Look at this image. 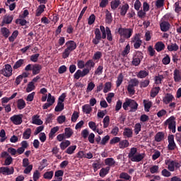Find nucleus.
I'll use <instances>...</instances> for the list:
<instances>
[{
	"label": "nucleus",
	"mask_w": 181,
	"mask_h": 181,
	"mask_svg": "<svg viewBox=\"0 0 181 181\" xmlns=\"http://www.w3.org/2000/svg\"><path fill=\"white\" fill-rule=\"evenodd\" d=\"M86 67L83 69L82 71L78 69L76 71V72L74 75V78L76 80H78L81 77H86L88 74H90V71L91 69H94L95 66V63L93 59H89L88 62H86L85 64Z\"/></svg>",
	"instance_id": "nucleus-1"
},
{
	"label": "nucleus",
	"mask_w": 181,
	"mask_h": 181,
	"mask_svg": "<svg viewBox=\"0 0 181 181\" xmlns=\"http://www.w3.org/2000/svg\"><path fill=\"white\" fill-rule=\"evenodd\" d=\"M107 37V28L103 25L100 26L99 28L95 29V37L92 40L93 45H98L101 39H106Z\"/></svg>",
	"instance_id": "nucleus-2"
},
{
	"label": "nucleus",
	"mask_w": 181,
	"mask_h": 181,
	"mask_svg": "<svg viewBox=\"0 0 181 181\" xmlns=\"http://www.w3.org/2000/svg\"><path fill=\"white\" fill-rule=\"evenodd\" d=\"M165 165L167 166V169L170 172H175L177 169H180L181 165L176 160H172L170 158H168L165 160Z\"/></svg>",
	"instance_id": "nucleus-3"
},
{
	"label": "nucleus",
	"mask_w": 181,
	"mask_h": 181,
	"mask_svg": "<svg viewBox=\"0 0 181 181\" xmlns=\"http://www.w3.org/2000/svg\"><path fill=\"white\" fill-rule=\"evenodd\" d=\"M128 107H130L131 112H135L138 110V103L132 99L127 98L123 103V108L127 110H128Z\"/></svg>",
	"instance_id": "nucleus-4"
},
{
	"label": "nucleus",
	"mask_w": 181,
	"mask_h": 181,
	"mask_svg": "<svg viewBox=\"0 0 181 181\" xmlns=\"http://www.w3.org/2000/svg\"><path fill=\"white\" fill-rule=\"evenodd\" d=\"M138 86H139V80L137 78H132L129 81V84L127 86V91L129 94L134 95V94H135V87H138Z\"/></svg>",
	"instance_id": "nucleus-5"
},
{
	"label": "nucleus",
	"mask_w": 181,
	"mask_h": 181,
	"mask_svg": "<svg viewBox=\"0 0 181 181\" xmlns=\"http://www.w3.org/2000/svg\"><path fill=\"white\" fill-rule=\"evenodd\" d=\"M165 125H168L169 129H170V131L175 134V132H176V117H175V116L170 117L165 122Z\"/></svg>",
	"instance_id": "nucleus-6"
},
{
	"label": "nucleus",
	"mask_w": 181,
	"mask_h": 181,
	"mask_svg": "<svg viewBox=\"0 0 181 181\" xmlns=\"http://www.w3.org/2000/svg\"><path fill=\"white\" fill-rule=\"evenodd\" d=\"M118 33L120 36L125 37V39H129L132 36V33H134V30L132 28H119L118 29Z\"/></svg>",
	"instance_id": "nucleus-7"
},
{
	"label": "nucleus",
	"mask_w": 181,
	"mask_h": 181,
	"mask_svg": "<svg viewBox=\"0 0 181 181\" xmlns=\"http://www.w3.org/2000/svg\"><path fill=\"white\" fill-rule=\"evenodd\" d=\"M23 115H14L13 116L10 117V120L11 122L14 124V125H21L22 122H23Z\"/></svg>",
	"instance_id": "nucleus-8"
},
{
	"label": "nucleus",
	"mask_w": 181,
	"mask_h": 181,
	"mask_svg": "<svg viewBox=\"0 0 181 181\" xmlns=\"http://www.w3.org/2000/svg\"><path fill=\"white\" fill-rule=\"evenodd\" d=\"M132 43H134V49H139L142 45L141 35H139V34H135V35L132 38Z\"/></svg>",
	"instance_id": "nucleus-9"
},
{
	"label": "nucleus",
	"mask_w": 181,
	"mask_h": 181,
	"mask_svg": "<svg viewBox=\"0 0 181 181\" xmlns=\"http://www.w3.org/2000/svg\"><path fill=\"white\" fill-rule=\"evenodd\" d=\"M168 151H175L176 146V143L175 142V136L173 134H170L168 136Z\"/></svg>",
	"instance_id": "nucleus-10"
},
{
	"label": "nucleus",
	"mask_w": 181,
	"mask_h": 181,
	"mask_svg": "<svg viewBox=\"0 0 181 181\" xmlns=\"http://www.w3.org/2000/svg\"><path fill=\"white\" fill-rule=\"evenodd\" d=\"M23 167L25 168L24 170L25 175H29V173L32 172V169H33V165L29 164V158L23 159Z\"/></svg>",
	"instance_id": "nucleus-11"
},
{
	"label": "nucleus",
	"mask_w": 181,
	"mask_h": 181,
	"mask_svg": "<svg viewBox=\"0 0 181 181\" xmlns=\"http://www.w3.org/2000/svg\"><path fill=\"white\" fill-rule=\"evenodd\" d=\"M12 66L10 64H6L4 68L1 71V73L5 77H11L12 76Z\"/></svg>",
	"instance_id": "nucleus-12"
},
{
	"label": "nucleus",
	"mask_w": 181,
	"mask_h": 181,
	"mask_svg": "<svg viewBox=\"0 0 181 181\" xmlns=\"http://www.w3.org/2000/svg\"><path fill=\"white\" fill-rule=\"evenodd\" d=\"M13 172H15V170L13 169V167H1L0 168V173L1 175H4L6 176H9V175H13Z\"/></svg>",
	"instance_id": "nucleus-13"
},
{
	"label": "nucleus",
	"mask_w": 181,
	"mask_h": 181,
	"mask_svg": "<svg viewBox=\"0 0 181 181\" xmlns=\"http://www.w3.org/2000/svg\"><path fill=\"white\" fill-rule=\"evenodd\" d=\"M141 59H142V52L137 51L136 52V56L133 57V66H139V64H141Z\"/></svg>",
	"instance_id": "nucleus-14"
},
{
	"label": "nucleus",
	"mask_w": 181,
	"mask_h": 181,
	"mask_svg": "<svg viewBox=\"0 0 181 181\" xmlns=\"http://www.w3.org/2000/svg\"><path fill=\"white\" fill-rule=\"evenodd\" d=\"M65 46L66 47V49L71 50V52L77 49V43L73 40L67 41L65 44Z\"/></svg>",
	"instance_id": "nucleus-15"
},
{
	"label": "nucleus",
	"mask_w": 181,
	"mask_h": 181,
	"mask_svg": "<svg viewBox=\"0 0 181 181\" xmlns=\"http://www.w3.org/2000/svg\"><path fill=\"white\" fill-rule=\"evenodd\" d=\"M175 100L173 95L170 93H167L163 98V102L164 104H170Z\"/></svg>",
	"instance_id": "nucleus-16"
},
{
	"label": "nucleus",
	"mask_w": 181,
	"mask_h": 181,
	"mask_svg": "<svg viewBox=\"0 0 181 181\" xmlns=\"http://www.w3.org/2000/svg\"><path fill=\"white\" fill-rule=\"evenodd\" d=\"M32 124H34V125H43V121L40 119L39 115H35L32 117Z\"/></svg>",
	"instance_id": "nucleus-17"
},
{
	"label": "nucleus",
	"mask_w": 181,
	"mask_h": 181,
	"mask_svg": "<svg viewBox=\"0 0 181 181\" xmlns=\"http://www.w3.org/2000/svg\"><path fill=\"white\" fill-rule=\"evenodd\" d=\"M42 70V65L39 64H33V76H36V74H39Z\"/></svg>",
	"instance_id": "nucleus-18"
},
{
	"label": "nucleus",
	"mask_w": 181,
	"mask_h": 181,
	"mask_svg": "<svg viewBox=\"0 0 181 181\" xmlns=\"http://www.w3.org/2000/svg\"><path fill=\"white\" fill-rule=\"evenodd\" d=\"M144 158H145V154L139 153L132 157L130 160H132V162H141Z\"/></svg>",
	"instance_id": "nucleus-19"
},
{
	"label": "nucleus",
	"mask_w": 181,
	"mask_h": 181,
	"mask_svg": "<svg viewBox=\"0 0 181 181\" xmlns=\"http://www.w3.org/2000/svg\"><path fill=\"white\" fill-rule=\"evenodd\" d=\"M173 78L175 83H180L181 81V74L179 69H175L173 73Z\"/></svg>",
	"instance_id": "nucleus-20"
},
{
	"label": "nucleus",
	"mask_w": 181,
	"mask_h": 181,
	"mask_svg": "<svg viewBox=\"0 0 181 181\" xmlns=\"http://www.w3.org/2000/svg\"><path fill=\"white\" fill-rule=\"evenodd\" d=\"M82 111L83 114H91L93 112V107H91V105L90 104H86L82 106Z\"/></svg>",
	"instance_id": "nucleus-21"
},
{
	"label": "nucleus",
	"mask_w": 181,
	"mask_h": 181,
	"mask_svg": "<svg viewBox=\"0 0 181 181\" xmlns=\"http://www.w3.org/2000/svg\"><path fill=\"white\" fill-rule=\"evenodd\" d=\"M160 28L162 32H168L170 29V24L168 22L164 21L160 24Z\"/></svg>",
	"instance_id": "nucleus-22"
},
{
	"label": "nucleus",
	"mask_w": 181,
	"mask_h": 181,
	"mask_svg": "<svg viewBox=\"0 0 181 181\" xmlns=\"http://www.w3.org/2000/svg\"><path fill=\"white\" fill-rule=\"evenodd\" d=\"M156 52H162V50H165V44L160 41L156 43L154 46Z\"/></svg>",
	"instance_id": "nucleus-23"
},
{
	"label": "nucleus",
	"mask_w": 181,
	"mask_h": 181,
	"mask_svg": "<svg viewBox=\"0 0 181 181\" xmlns=\"http://www.w3.org/2000/svg\"><path fill=\"white\" fill-rule=\"evenodd\" d=\"M167 49L169 52H177L179 50V45L176 43H171L168 45Z\"/></svg>",
	"instance_id": "nucleus-24"
},
{
	"label": "nucleus",
	"mask_w": 181,
	"mask_h": 181,
	"mask_svg": "<svg viewBox=\"0 0 181 181\" xmlns=\"http://www.w3.org/2000/svg\"><path fill=\"white\" fill-rule=\"evenodd\" d=\"M45 8L46 6L45 4L40 5L36 10L35 16H40L45 12Z\"/></svg>",
	"instance_id": "nucleus-25"
},
{
	"label": "nucleus",
	"mask_w": 181,
	"mask_h": 181,
	"mask_svg": "<svg viewBox=\"0 0 181 181\" xmlns=\"http://www.w3.org/2000/svg\"><path fill=\"white\" fill-rule=\"evenodd\" d=\"M121 5V1L119 0H113L110 2V8L113 11H115Z\"/></svg>",
	"instance_id": "nucleus-26"
},
{
	"label": "nucleus",
	"mask_w": 181,
	"mask_h": 181,
	"mask_svg": "<svg viewBox=\"0 0 181 181\" xmlns=\"http://www.w3.org/2000/svg\"><path fill=\"white\" fill-rule=\"evenodd\" d=\"M132 129L129 128H125L123 132V135L126 138H132Z\"/></svg>",
	"instance_id": "nucleus-27"
},
{
	"label": "nucleus",
	"mask_w": 181,
	"mask_h": 181,
	"mask_svg": "<svg viewBox=\"0 0 181 181\" xmlns=\"http://www.w3.org/2000/svg\"><path fill=\"white\" fill-rule=\"evenodd\" d=\"M129 146V141L128 140H122L119 143V148L120 149H125Z\"/></svg>",
	"instance_id": "nucleus-28"
},
{
	"label": "nucleus",
	"mask_w": 181,
	"mask_h": 181,
	"mask_svg": "<svg viewBox=\"0 0 181 181\" xmlns=\"http://www.w3.org/2000/svg\"><path fill=\"white\" fill-rule=\"evenodd\" d=\"M159 91H160V87L157 86L153 88L151 90V97L155 98V97H156V95L159 94Z\"/></svg>",
	"instance_id": "nucleus-29"
},
{
	"label": "nucleus",
	"mask_w": 181,
	"mask_h": 181,
	"mask_svg": "<svg viewBox=\"0 0 181 181\" xmlns=\"http://www.w3.org/2000/svg\"><path fill=\"white\" fill-rule=\"evenodd\" d=\"M165 138V134L162 132H158L155 136L156 142H160Z\"/></svg>",
	"instance_id": "nucleus-30"
},
{
	"label": "nucleus",
	"mask_w": 181,
	"mask_h": 181,
	"mask_svg": "<svg viewBox=\"0 0 181 181\" xmlns=\"http://www.w3.org/2000/svg\"><path fill=\"white\" fill-rule=\"evenodd\" d=\"M30 135H32V129L30 128H28L23 132V139H29V138H30Z\"/></svg>",
	"instance_id": "nucleus-31"
},
{
	"label": "nucleus",
	"mask_w": 181,
	"mask_h": 181,
	"mask_svg": "<svg viewBox=\"0 0 181 181\" xmlns=\"http://www.w3.org/2000/svg\"><path fill=\"white\" fill-rule=\"evenodd\" d=\"M110 172V167H106L105 168H102L100 170V177H105L107 175H108V173Z\"/></svg>",
	"instance_id": "nucleus-32"
},
{
	"label": "nucleus",
	"mask_w": 181,
	"mask_h": 181,
	"mask_svg": "<svg viewBox=\"0 0 181 181\" xmlns=\"http://www.w3.org/2000/svg\"><path fill=\"white\" fill-rule=\"evenodd\" d=\"M105 164L109 166V168L112 167L115 165V160L112 158H107L105 160Z\"/></svg>",
	"instance_id": "nucleus-33"
},
{
	"label": "nucleus",
	"mask_w": 181,
	"mask_h": 181,
	"mask_svg": "<svg viewBox=\"0 0 181 181\" xmlns=\"http://www.w3.org/2000/svg\"><path fill=\"white\" fill-rule=\"evenodd\" d=\"M1 35L7 39V37H9V35H11V31H9V29L4 27L1 28Z\"/></svg>",
	"instance_id": "nucleus-34"
},
{
	"label": "nucleus",
	"mask_w": 181,
	"mask_h": 181,
	"mask_svg": "<svg viewBox=\"0 0 181 181\" xmlns=\"http://www.w3.org/2000/svg\"><path fill=\"white\" fill-rule=\"evenodd\" d=\"M128 9H129V6L127 4L123 5L121 8L120 15L122 16H125L127 12H128Z\"/></svg>",
	"instance_id": "nucleus-35"
},
{
	"label": "nucleus",
	"mask_w": 181,
	"mask_h": 181,
	"mask_svg": "<svg viewBox=\"0 0 181 181\" xmlns=\"http://www.w3.org/2000/svg\"><path fill=\"white\" fill-rule=\"evenodd\" d=\"M105 13L106 23H111V22H112V15L108 10H106Z\"/></svg>",
	"instance_id": "nucleus-36"
},
{
	"label": "nucleus",
	"mask_w": 181,
	"mask_h": 181,
	"mask_svg": "<svg viewBox=\"0 0 181 181\" xmlns=\"http://www.w3.org/2000/svg\"><path fill=\"white\" fill-rule=\"evenodd\" d=\"M17 107L18 110H23L26 107V103L23 99H19L17 102Z\"/></svg>",
	"instance_id": "nucleus-37"
},
{
	"label": "nucleus",
	"mask_w": 181,
	"mask_h": 181,
	"mask_svg": "<svg viewBox=\"0 0 181 181\" xmlns=\"http://www.w3.org/2000/svg\"><path fill=\"white\" fill-rule=\"evenodd\" d=\"M124 81V74L122 73H120L118 76L117 79L116 81V86L119 87L121 84H122V82Z\"/></svg>",
	"instance_id": "nucleus-38"
},
{
	"label": "nucleus",
	"mask_w": 181,
	"mask_h": 181,
	"mask_svg": "<svg viewBox=\"0 0 181 181\" xmlns=\"http://www.w3.org/2000/svg\"><path fill=\"white\" fill-rule=\"evenodd\" d=\"M73 129L70 127H66L64 129V134L66 138H71V135H73Z\"/></svg>",
	"instance_id": "nucleus-39"
},
{
	"label": "nucleus",
	"mask_w": 181,
	"mask_h": 181,
	"mask_svg": "<svg viewBox=\"0 0 181 181\" xmlns=\"http://www.w3.org/2000/svg\"><path fill=\"white\" fill-rule=\"evenodd\" d=\"M71 144V143L69 140H66L65 141H62L59 144L60 148L62 149V151H64V149H66V148H68V146H70Z\"/></svg>",
	"instance_id": "nucleus-40"
},
{
	"label": "nucleus",
	"mask_w": 181,
	"mask_h": 181,
	"mask_svg": "<svg viewBox=\"0 0 181 181\" xmlns=\"http://www.w3.org/2000/svg\"><path fill=\"white\" fill-rule=\"evenodd\" d=\"M119 177V179H122L123 180H126V181L131 180V179H132L131 175H128V173H120Z\"/></svg>",
	"instance_id": "nucleus-41"
},
{
	"label": "nucleus",
	"mask_w": 181,
	"mask_h": 181,
	"mask_svg": "<svg viewBox=\"0 0 181 181\" xmlns=\"http://www.w3.org/2000/svg\"><path fill=\"white\" fill-rule=\"evenodd\" d=\"M63 110H64V103H61L58 102L54 110L56 111V112H61V111H62Z\"/></svg>",
	"instance_id": "nucleus-42"
},
{
	"label": "nucleus",
	"mask_w": 181,
	"mask_h": 181,
	"mask_svg": "<svg viewBox=\"0 0 181 181\" xmlns=\"http://www.w3.org/2000/svg\"><path fill=\"white\" fill-rule=\"evenodd\" d=\"M76 149H77V146H71L66 150L65 153H68V155H73Z\"/></svg>",
	"instance_id": "nucleus-43"
},
{
	"label": "nucleus",
	"mask_w": 181,
	"mask_h": 181,
	"mask_svg": "<svg viewBox=\"0 0 181 181\" xmlns=\"http://www.w3.org/2000/svg\"><path fill=\"white\" fill-rule=\"evenodd\" d=\"M23 63H25V60L19 59L15 63V64L13 66V69H14V70H16L19 69V67H22V65L23 64Z\"/></svg>",
	"instance_id": "nucleus-44"
},
{
	"label": "nucleus",
	"mask_w": 181,
	"mask_h": 181,
	"mask_svg": "<svg viewBox=\"0 0 181 181\" xmlns=\"http://www.w3.org/2000/svg\"><path fill=\"white\" fill-rule=\"evenodd\" d=\"M144 110L146 111V112H149V110H151V107H152V103L148 102L144 100Z\"/></svg>",
	"instance_id": "nucleus-45"
},
{
	"label": "nucleus",
	"mask_w": 181,
	"mask_h": 181,
	"mask_svg": "<svg viewBox=\"0 0 181 181\" xmlns=\"http://www.w3.org/2000/svg\"><path fill=\"white\" fill-rule=\"evenodd\" d=\"M12 21H13V18L12 16H5L3 20V23H6V25H9V23H11Z\"/></svg>",
	"instance_id": "nucleus-46"
},
{
	"label": "nucleus",
	"mask_w": 181,
	"mask_h": 181,
	"mask_svg": "<svg viewBox=\"0 0 181 181\" xmlns=\"http://www.w3.org/2000/svg\"><path fill=\"white\" fill-rule=\"evenodd\" d=\"M18 35H19V31L18 30L13 31L11 36L8 37L9 42H15V39L18 37Z\"/></svg>",
	"instance_id": "nucleus-47"
},
{
	"label": "nucleus",
	"mask_w": 181,
	"mask_h": 181,
	"mask_svg": "<svg viewBox=\"0 0 181 181\" xmlns=\"http://www.w3.org/2000/svg\"><path fill=\"white\" fill-rule=\"evenodd\" d=\"M35 88V83L33 82H29L26 88V92L30 93L31 91H33Z\"/></svg>",
	"instance_id": "nucleus-48"
},
{
	"label": "nucleus",
	"mask_w": 181,
	"mask_h": 181,
	"mask_svg": "<svg viewBox=\"0 0 181 181\" xmlns=\"http://www.w3.org/2000/svg\"><path fill=\"white\" fill-rule=\"evenodd\" d=\"M47 101L48 103L53 105V104H54V102L56 101V98H54V96L52 95L51 93H48Z\"/></svg>",
	"instance_id": "nucleus-49"
},
{
	"label": "nucleus",
	"mask_w": 181,
	"mask_h": 181,
	"mask_svg": "<svg viewBox=\"0 0 181 181\" xmlns=\"http://www.w3.org/2000/svg\"><path fill=\"white\" fill-rule=\"evenodd\" d=\"M103 128H108L110 127V116H105L103 121Z\"/></svg>",
	"instance_id": "nucleus-50"
},
{
	"label": "nucleus",
	"mask_w": 181,
	"mask_h": 181,
	"mask_svg": "<svg viewBox=\"0 0 181 181\" xmlns=\"http://www.w3.org/2000/svg\"><path fill=\"white\" fill-rule=\"evenodd\" d=\"M111 91V82H106L103 88V93H107Z\"/></svg>",
	"instance_id": "nucleus-51"
},
{
	"label": "nucleus",
	"mask_w": 181,
	"mask_h": 181,
	"mask_svg": "<svg viewBox=\"0 0 181 181\" xmlns=\"http://www.w3.org/2000/svg\"><path fill=\"white\" fill-rule=\"evenodd\" d=\"M103 70L104 66H103V65L98 66V67L95 71V76H101V74H103Z\"/></svg>",
	"instance_id": "nucleus-52"
},
{
	"label": "nucleus",
	"mask_w": 181,
	"mask_h": 181,
	"mask_svg": "<svg viewBox=\"0 0 181 181\" xmlns=\"http://www.w3.org/2000/svg\"><path fill=\"white\" fill-rule=\"evenodd\" d=\"M136 152H137L136 148H135V147L132 148L130 149V151H129V154H128L129 159H131L132 158L135 156Z\"/></svg>",
	"instance_id": "nucleus-53"
},
{
	"label": "nucleus",
	"mask_w": 181,
	"mask_h": 181,
	"mask_svg": "<svg viewBox=\"0 0 181 181\" xmlns=\"http://www.w3.org/2000/svg\"><path fill=\"white\" fill-rule=\"evenodd\" d=\"M106 35L107 40H109V42H112V34L111 33V30L108 27H106Z\"/></svg>",
	"instance_id": "nucleus-54"
},
{
	"label": "nucleus",
	"mask_w": 181,
	"mask_h": 181,
	"mask_svg": "<svg viewBox=\"0 0 181 181\" xmlns=\"http://www.w3.org/2000/svg\"><path fill=\"white\" fill-rule=\"evenodd\" d=\"M148 74H149L146 71H140L137 74V77H139V78H145Z\"/></svg>",
	"instance_id": "nucleus-55"
},
{
	"label": "nucleus",
	"mask_w": 181,
	"mask_h": 181,
	"mask_svg": "<svg viewBox=\"0 0 181 181\" xmlns=\"http://www.w3.org/2000/svg\"><path fill=\"white\" fill-rule=\"evenodd\" d=\"M130 50H131V45L128 44L122 51V55L124 57L127 56L129 53Z\"/></svg>",
	"instance_id": "nucleus-56"
},
{
	"label": "nucleus",
	"mask_w": 181,
	"mask_h": 181,
	"mask_svg": "<svg viewBox=\"0 0 181 181\" xmlns=\"http://www.w3.org/2000/svg\"><path fill=\"white\" fill-rule=\"evenodd\" d=\"M149 83L151 81L148 79H146L144 81H142L140 82V88H145L149 86Z\"/></svg>",
	"instance_id": "nucleus-57"
},
{
	"label": "nucleus",
	"mask_w": 181,
	"mask_h": 181,
	"mask_svg": "<svg viewBox=\"0 0 181 181\" xmlns=\"http://www.w3.org/2000/svg\"><path fill=\"white\" fill-rule=\"evenodd\" d=\"M13 162V158L12 156H9L7 157L4 161V166H9Z\"/></svg>",
	"instance_id": "nucleus-58"
},
{
	"label": "nucleus",
	"mask_w": 181,
	"mask_h": 181,
	"mask_svg": "<svg viewBox=\"0 0 181 181\" xmlns=\"http://www.w3.org/2000/svg\"><path fill=\"white\" fill-rule=\"evenodd\" d=\"M71 50L66 48L64 52H62V59H67L69 56H70V53H71Z\"/></svg>",
	"instance_id": "nucleus-59"
},
{
	"label": "nucleus",
	"mask_w": 181,
	"mask_h": 181,
	"mask_svg": "<svg viewBox=\"0 0 181 181\" xmlns=\"http://www.w3.org/2000/svg\"><path fill=\"white\" fill-rule=\"evenodd\" d=\"M54 173L53 171H48L44 173L43 177L44 179L50 180L53 177Z\"/></svg>",
	"instance_id": "nucleus-60"
},
{
	"label": "nucleus",
	"mask_w": 181,
	"mask_h": 181,
	"mask_svg": "<svg viewBox=\"0 0 181 181\" xmlns=\"http://www.w3.org/2000/svg\"><path fill=\"white\" fill-rule=\"evenodd\" d=\"M163 75H158L155 77V83L156 84H162V80H163Z\"/></svg>",
	"instance_id": "nucleus-61"
},
{
	"label": "nucleus",
	"mask_w": 181,
	"mask_h": 181,
	"mask_svg": "<svg viewBox=\"0 0 181 181\" xmlns=\"http://www.w3.org/2000/svg\"><path fill=\"white\" fill-rule=\"evenodd\" d=\"M95 87V84H94L93 82H90L88 84V86L86 88V93H90V91H93Z\"/></svg>",
	"instance_id": "nucleus-62"
},
{
	"label": "nucleus",
	"mask_w": 181,
	"mask_h": 181,
	"mask_svg": "<svg viewBox=\"0 0 181 181\" xmlns=\"http://www.w3.org/2000/svg\"><path fill=\"white\" fill-rule=\"evenodd\" d=\"M168 114V112L165 109H162L161 110L158 111L157 112V117L158 118H162V117H165Z\"/></svg>",
	"instance_id": "nucleus-63"
},
{
	"label": "nucleus",
	"mask_w": 181,
	"mask_h": 181,
	"mask_svg": "<svg viewBox=\"0 0 181 181\" xmlns=\"http://www.w3.org/2000/svg\"><path fill=\"white\" fill-rule=\"evenodd\" d=\"M59 127H55L52 128L49 134V138H53V136H54V134H56V132L59 131Z\"/></svg>",
	"instance_id": "nucleus-64"
}]
</instances>
